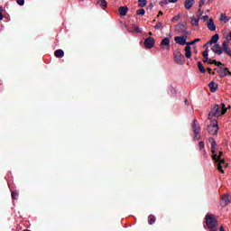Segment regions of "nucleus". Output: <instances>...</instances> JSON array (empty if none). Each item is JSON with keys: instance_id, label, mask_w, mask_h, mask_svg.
I'll return each instance as SVG.
<instances>
[{"instance_id": "nucleus-1", "label": "nucleus", "mask_w": 231, "mask_h": 231, "mask_svg": "<svg viewBox=\"0 0 231 231\" xmlns=\"http://www.w3.org/2000/svg\"><path fill=\"white\" fill-rule=\"evenodd\" d=\"M226 105L222 103L219 105H215V106L211 109V111L208 114V120H212V117L214 116H223L226 113Z\"/></svg>"}, {"instance_id": "nucleus-2", "label": "nucleus", "mask_w": 231, "mask_h": 231, "mask_svg": "<svg viewBox=\"0 0 231 231\" xmlns=\"http://www.w3.org/2000/svg\"><path fill=\"white\" fill-rule=\"evenodd\" d=\"M206 225L211 231L217 230V219H216V217L213 214L206 215Z\"/></svg>"}, {"instance_id": "nucleus-3", "label": "nucleus", "mask_w": 231, "mask_h": 231, "mask_svg": "<svg viewBox=\"0 0 231 231\" xmlns=\"http://www.w3.org/2000/svg\"><path fill=\"white\" fill-rule=\"evenodd\" d=\"M218 131L219 126L217 125V121H210L209 125H208V133H209V134H217Z\"/></svg>"}, {"instance_id": "nucleus-4", "label": "nucleus", "mask_w": 231, "mask_h": 231, "mask_svg": "<svg viewBox=\"0 0 231 231\" xmlns=\"http://www.w3.org/2000/svg\"><path fill=\"white\" fill-rule=\"evenodd\" d=\"M176 32H178L179 33H180V35H190L192 32L189 30H187V26H185V24L183 23H179L176 26Z\"/></svg>"}, {"instance_id": "nucleus-5", "label": "nucleus", "mask_w": 231, "mask_h": 231, "mask_svg": "<svg viewBox=\"0 0 231 231\" xmlns=\"http://www.w3.org/2000/svg\"><path fill=\"white\" fill-rule=\"evenodd\" d=\"M211 142V152H212V159L217 160V143H216V140L214 138L210 139Z\"/></svg>"}, {"instance_id": "nucleus-6", "label": "nucleus", "mask_w": 231, "mask_h": 231, "mask_svg": "<svg viewBox=\"0 0 231 231\" xmlns=\"http://www.w3.org/2000/svg\"><path fill=\"white\" fill-rule=\"evenodd\" d=\"M173 56H174V61L176 62V64L183 66L184 64L183 59H185L183 54L180 51H177L173 54Z\"/></svg>"}, {"instance_id": "nucleus-7", "label": "nucleus", "mask_w": 231, "mask_h": 231, "mask_svg": "<svg viewBox=\"0 0 231 231\" xmlns=\"http://www.w3.org/2000/svg\"><path fill=\"white\" fill-rule=\"evenodd\" d=\"M217 163V170L221 174H225V171L223 170V167H228V163L225 161V159H219L218 161H215Z\"/></svg>"}, {"instance_id": "nucleus-8", "label": "nucleus", "mask_w": 231, "mask_h": 231, "mask_svg": "<svg viewBox=\"0 0 231 231\" xmlns=\"http://www.w3.org/2000/svg\"><path fill=\"white\" fill-rule=\"evenodd\" d=\"M191 127H192V131H193L194 134H201V126L199 125V123L198 122V119L193 120Z\"/></svg>"}, {"instance_id": "nucleus-9", "label": "nucleus", "mask_w": 231, "mask_h": 231, "mask_svg": "<svg viewBox=\"0 0 231 231\" xmlns=\"http://www.w3.org/2000/svg\"><path fill=\"white\" fill-rule=\"evenodd\" d=\"M156 41L152 37H148L144 40V46L147 48V50H151L154 48Z\"/></svg>"}, {"instance_id": "nucleus-10", "label": "nucleus", "mask_w": 231, "mask_h": 231, "mask_svg": "<svg viewBox=\"0 0 231 231\" xmlns=\"http://www.w3.org/2000/svg\"><path fill=\"white\" fill-rule=\"evenodd\" d=\"M187 37L188 35H183V36H177L174 38V41L176 44H180V46H185L187 44Z\"/></svg>"}, {"instance_id": "nucleus-11", "label": "nucleus", "mask_w": 231, "mask_h": 231, "mask_svg": "<svg viewBox=\"0 0 231 231\" xmlns=\"http://www.w3.org/2000/svg\"><path fill=\"white\" fill-rule=\"evenodd\" d=\"M211 51H213V53H216V55H223V48L219 43H215L212 46Z\"/></svg>"}, {"instance_id": "nucleus-12", "label": "nucleus", "mask_w": 231, "mask_h": 231, "mask_svg": "<svg viewBox=\"0 0 231 231\" xmlns=\"http://www.w3.org/2000/svg\"><path fill=\"white\" fill-rule=\"evenodd\" d=\"M161 46L162 47V50H171V40H169V38L162 39Z\"/></svg>"}, {"instance_id": "nucleus-13", "label": "nucleus", "mask_w": 231, "mask_h": 231, "mask_svg": "<svg viewBox=\"0 0 231 231\" xmlns=\"http://www.w3.org/2000/svg\"><path fill=\"white\" fill-rule=\"evenodd\" d=\"M230 203V201L228 200V194H224L221 196L220 198V206L221 207H226V205H228Z\"/></svg>"}, {"instance_id": "nucleus-14", "label": "nucleus", "mask_w": 231, "mask_h": 231, "mask_svg": "<svg viewBox=\"0 0 231 231\" xmlns=\"http://www.w3.org/2000/svg\"><path fill=\"white\" fill-rule=\"evenodd\" d=\"M119 15L125 16L127 15V13L129 12V7L127 5L120 6L118 8Z\"/></svg>"}, {"instance_id": "nucleus-15", "label": "nucleus", "mask_w": 231, "mask_h": 231, "mask_svg": "<svg viewBox=\"0 0 231 231\" xmlns=\"http://www.w3.org/2000/svg\"><path fill=\"white\" fill-rule=\"evenodd\" d=\"M208 88L211 91V93H216L217 91V88H219V85L217 84L216 82L214 81H211L209 84H208Z\"/></svg>"}, {"instance_id": "nucleus-16", "label": "nucleus", "mask_w": 231, "mask_h": 231, "mask_svg": "<svg viewBox=\"0 0 231 231\" xmlns=\"http://www.w3.org/2000/svg\"><path fill=\"white\" fill-rule=\"evenodd\" d=\"M217 41H219V34H215L211 37L210 41L207 42V44L212 46V44H217Z\"/></svg>"}, {"instance_id": "nucleus-17", "label": "nucleus", "mask_w": 231, "mask_h": 231, "mask_svg": "<svg viewBox=\"0 0 231 231\" xmlns=\"http://www.w3.org/2000/svg\"><path fill=\"white\" fill-rule=\"evenodd\" d=\"M194 3H196V1L194 0H185L184 7L186 8V10H190V8L194 6Z\"/></svg>"}, {"instance_id": "nucleus-18", "label": "nucleus", "mask_w": 231, "mask_h": 231, "mask_svg": "<svg viewBox=\"0 0 231 231\" xmlns=\"http://www.w3.org/2000/svg\"><path fill=\"white\" fill-rule=\"evenodd\" d=\"M208 28L210 30V32H216V23H214V19H209L208 23Z\"/></svg>"}, {"instance_id": "nucleus-19", "label": "nucleus", "mask_w": 231, "mask_h": 231, "mask_svg": "<svg viewBox=\"0 0 231 231\" xmlns=\"http://www.w3.org/2000/svg\"><path fill=\"white\" fill-rule=\"evenodd\" d=\"M184 51H185L186 59H190L192 57V51L190 46H186Z\"/></svg>"}, {"instance_id": "nucleus-20", "label": "nucleus", "mask_w": 231, "mask_h": 231, "mask_svg": "<svg viewBox=\"0 0 231 231\" xmlns=\"http://www.w3.org/2000/svg\"><path fill=\"white\" fill-rule=\"evenodd\" d=\"M97 5L101 6L102 10H106V8H107V1L106 0H98Z\"/></svg>"}, {"instance_id": "nucleus-21", "label": "nucleus", "mask_w": 231, "mask_h": 231, "mask_svg": "<svg viewBox=\"0 0 231 231\" xmlns=\"http://www.w3.org/2000/svg\"><path fill=\"white\" fill-rule=\"evenodd\" d=\"M54 55L55 57H57L58 59H60L62 57H64V51L59 49V50H56L55 52H54Z\"/></svg>"}, {"instance_id": "nucleus-22", "label": "nucleus", "mask_w": 231, "mask_h": 231, "mask_svg": "<svg viewBox=\"0 0 231 231\" xmlns=\"http://www.w3.org/2000/svg\"><path fill=\"white\" fill-rule=\"evenodd\" d=\"M199 16L198 18L196 17H191V24L192 26H199Z\"/></svg>"}, {"instance_id": "nucleus-23", "label": "nucleus", "mask_w": 231, "mask_h": 231, "mask_svg": "<svg viewBox=\"0 0 231 231\" xmlns=\"http://www.w3.org/2000/svg\"><path fill=\"white\" fill-rule=\"evenodd\" d=\"M198 68L200 73H207V69H205V67H203V63H201V61H198Z\"/></svg>"}, {"instance_id": "nucleus-24", "label": "nucleus", "mask_w": 231, "mask_h": 231, "mask_svg": "<svg viewBox=\"0 0 231 231\" xmlns=\"http://www.w3.org/2000/svg\"><path fill=\"white\" fill-rule=\"evenodd\" d=\"M148 223L149 225H154V223H156V217H154V215H149Z\"/></svg>"}, {"instance_id": "nucleus-25", "label": "nucleus", "mask_w": 231, "mask_h": 231, "mask_svg": "<svg viewBox=\"0 0 231 231\" xmlns=\"http://www.w3.org/2000/svg\"><path fill=\"white\" fill-rule=\"evenodd\" d=\"M138 6L141 8L147 6V0H138Z\"/></svg>"}, {"instance_id": "nucleus-26", "label": "nucleus", "mask_w": 231, "mask_h": 231, "mask_svg": "<svg viewBox=\"0 0 231 231\" xmlns=\"http://www.w3.org/2000/svg\"><path fill=\"white\" fill-rule=\"evenodd\" d=\"M11 196H12L13 199H17V198H19V191H17V190L12 191Z\"/></svg>"}, {"instance_id": "nucleus-27", "label": "nucleus", "mask_w": 231, "mask_h": 231, "mask_svg": "<svg viewBox=\"0 0 231 231\" xmlns=\"http://www.w3.org/2000/svg\"><path fill=\"white\" fill-rule=\"evenodd\" d=\"M136 14L137 15H145V9L141 8V9L137 10Z\"/></svg>"}, {"instance_id": "nucleus-28", "label": "nucleus", "mask_w": 231, "mask_h": 231, "mask_svg": "<svg viewBox=\"0 0 231 231\" xmlns=\"http://www.w3.org/2000/svg\"><path fill=\"white\" fill-rule=\"evenodd\" d=\"M155 30H160L163 28V23L162 22H158L156 25L154 26Z\"/></svg>"}, {"instance_id": "nucleus-29", "label": "nucleus", "mask_w": 231, "mask_h": 231, "mask_svg": "<svg viewBox=\"0 0 231 231\" xmlns=\"http://www.w3.org/2000/svg\"><path fill=\"white\" fill-rule=\"evenodd\" d=\"M223 156V152H219L218 155L217 154V159H213L214 162H217L218 160H221Z\"/></svg>"}, {"instance_id": "nucleus-30", "label": "nucleus", "mask_w": 231, "mask_h": 231, "mask_svg": "<svg viewBox=\"0 0 231 231\" xmlns=\"http://www.w3.org/2000/svg\"><path fill=\"white\" fill-rule=\"evenodd\" d=\"M201 136L199 135V134H194V137L193 140L194 142H198V140H200Z\"/></svg>"}, {"instance_id": "nucleus-31", "label": "nucleus", "mask_w": 231, "mask_h": 231, "mask_svg": "<svg viewBox=\"0 0 231 231\" xmlns=\"http://www.w3.org/2000/svg\"><path fill=\"white\" fill-rule=\"evenodd\" d=\"M222 73H224V76L226 77V75H228L230 73V70L228 69V68H225L222 70Z\"/></svg>"}, {"instance_id": "nucleus-32", "label": "nucleus", "mask_w": 231, "mask_h": 231, "mask_svg": "<svg viewBox=\"0 0 231 231\" xmlns=\"http://www.w3.org/2000/svg\"><path fill=\"white\" fill-rule=\"evenodd\" d=\"M199 147L200 151H201L202 149H205V143H204L203 141H200V142L199 143Z\"/></svg>"}, {"instance_id": "nucleus-33", "label": "nucleus", "mask_w": 231, "mask_h": 231, "mask_svg": "<svg viewBox=\"0 0 231 231\" xmlns=\"http://www.w3.org/2000/svg\"><path fill=\"white\" fill-rule=\"evenodd\" d=\"M161 6H165V5H169V0H162L160 2Z\"/></svg>"}, {"instance_id": "nucleus-34", "label": "nucleus", "mask_w": 231, "mask_h": 231, "mask_svg": "<svg viewBox=\"0 0 231 231\" xmlns=\"http://www.w3.org/2000/svg\"><path fill=\"white\" fill-rule=\"evenodd\" d=\"M202 56L205 57H208V48H207L203 52H202Z\"/></svg>"}, {"instance_id": "nucleus-35", "label": "nucleus", "mask_w": 231, "mask_h": 231, "mask_svg": "<svg viewBox=\"0 0 231 231\" xmlns=\"http://www.w3.org/2000/svg\"><path fill=\"white\" fill-rule=\"evenodd\" d=\"M17 5H19L20 6H23L24 5V0H16Z\"/></svg>"}, {"instance_id": "nucleus-36", "label": "nucleus", "mask_w": 231, "mask_h": 231, "mask_svg": "<svg viewBox=\"0 0 231 231\" xmlns=\"http://www.w3.org/2000/svg\"><path fill=\"white\" fill-rule=\"evenodd\" d=\"M205 1H206V0H200V1L199 2V8H201V7L205 5Z\"/></svg>"}, {"instance_id": "nucleus-37", "label": "nucleus", "mask_w": 231, "mask_h": 231, "mask_svg": "<svg viewBox=\"0 0 231 231\" xmlns=\"http://www.w3.org/2000/svg\"><path fill=\"white\" fill-rule=\"evenodd\" d=\"M5 15H3V7H0V21H3Z\"/></svg>"}, {"instance_id": "nucleus-38", "label": "nucleus", "mask_w": 231, "mask_h": 231, "mask_svg": "<svg viewBox=\"0 0 231 231\" xmlns=\"http://www.w3.org/2000/svg\"><path fill=\"white\" fill-rule=\"evenodd\" d=\"M134 31L135 32V33H140V27L134 26Z\"/></svg>"}, {"instance_id": "nucleus-39", "label": "nucleus", "mask_w": 231, "mask_h": 231, "mask_svg": "<svg viewBox=\"0 0 231 231\" xmlns=\"http://www.w3.org/2000/svg\"><path fill=\"white\" fill-rule=\"evenodd\" d=\"M197 14H199V17H201V15H203V11H201V7H199Z\"/></svg>"}, {"instance_id": "nucleus-40", "label": "nucleus", "mask_w": 231, "mask_h": 231, "mask_svg": "<svg viewBox=\"0 0 231 231\" xmlns=\"http://www.w3.org/2000/svg\"><path fill=\"white\" fill-rule=\"evenodd\" d=\"M217 66L220 68V69H223V63L221 61H217Z\"/></svg>"}, {"instance_id": "nucleus-41", "label": "nucleus", "mask_w": 231, "mask_h": 231, "mask_svg": "<svg viewBox=\"0 0 231 231\" xmlns=\"http://www.w3.org/2000/svg\"><path fill=\"white\" fill-rule=\"evenodd\" d=\"M152 8H154V5H152V4H150L148 6H147V10H152Z\"/></svg>"}, {"instance_id": "nucleus-42", "label": "nucleus", "mask_w": 231, "mask_h": 231, "mask_svg": "<svg viewBox=\"0 0 231 231\" xmlns=\"http://www.w3.org/2000/svg\"><path fill=\"white\" fill-rule=\"evenodd\" d=\"M199 19H201L202 21H207V19H208V15H204V16H199Z\"/></svg>"}, {"instance_id": "nucleus-43", "label": "nucleus", "mask_w": 231, "mask_h": 231, "mask_svg": "<svg viewBox=\"0 0 231 231\" xmlns=\"http://www.w3.org/2000/svg\"><path fill=\"white\" fill-rule=\"evenodd\" d=\"M220 20H221V21H226V15L221 14Z\"/></svg>"}, {"instance_id": "nucleus-44", "label": "nucleus", "mask_w": 231, "mask_h": 231, "mask_svg": "<svg viewBox=\"0 0 231 231\" xmlns=\"http://www.w3.org/2000/svg\"><path fill=\"white\" fill-rule=\"evenodd\" d=\"M194 44V41L192 42H186V46H192Z\"/></svg>"}, {"instance_id": "nucleus-45", "label": "nucleus", "mask_w": 231, "mask_h": 231, "mask_svg": "<svg viewBox=\"0 0 231 231\" xmlns=\"http://www.w3.org/2000/svg\"><path fill=\"white\" fill-rule=\"evenodd\" d=\"M217 60H213L211 62H210V64H215V66H217Z\"/></svg>"}, {"instance_id": "nucleus-46", "label": "nucleus", "mask_w": 231, "mask_h": 231, "mask_svg": "<svg viewBox=\"0 0 231 231\" xmlns=\"http://www.w3.org/2000/svg\"><path fill=\"white\" fill-rule=\"evenodd\" d=\"M199 41H201V39L197 38V39L193 40V42H194V44H196V42H199Z\"/></svg>"}, {"instance_id": "nucleus-47", "label": "nucleus", "mask_w": 231, "mask_h": 231, "mask_svg": "<svg viewBox=\"0 0 231 231\" xmlns=\"http://www.w3.org/2000/svg\"><path fill=\"white\" fill-rule=\"evenodd\" d=\"M168 3H178V0H168Z\"/></svg>"}, {"instance_id": "nucleus-48", "label": "nucleus", "mask_w": 231, "mask_h": 231, "mask_svg": "<svg viewBox=\"0 0 231 231\" xmlns=\"http://www.w3.org/2000/svg\"><path fill=\"white\" fill-rule=\"evenodd\" d=\"M203 62H208V56L205 57V59L203 60Z\"/></svg>"}, {"instance_id": "nucleus-49", "label": "nucleus", "mask_w": 231, "mask_h": 231, "mask_svg": "<svg viewBox=\"0 0 231 231\" xmlns=\"http://www.w3.org/2000/svg\"><path fill=\"white\" fill-rule=\"evenodd\" d=\"M207 70H208V73H209V74H211V73H212V69L208 68V69H207Z\"/></svg>"}, {"instance_id": "nucleus-50", "label": "nucleus", "mask_w": 231, "mask_h": 231, "mask_svg": "<svg viewBox=\"0 0 231 231\" xmlns=\"http://www.w3.org/2000/svg\"><path fill=\"white\" fill-rule=\"evenodd\" d=\"M184 104H185V106H189V99H185Z\"/></svg>"}, {"instance_id": "nucleus-51", "label": "nucleus", "mask_w": 231, "mask_h": 231, "mask_svg": "<svg viewBox=\"0 0 231 231\" xmlns=\"http://www.w3.org/2000/svg\"><path fill=\"white\" fill-rule=\"evenodd\" d=\"M160 15H163V12L160 11L157 17H160Z\"/></svg>"}, {"instance_id": "nucleus-52", "label": "nucleus", "mask_w": 231, "mask_h": 231, "mask_svg": "<svg viewBox=\"0 0 231 231\" xmlns=\"http://www.w3.org/2000/svg\"><path fill=\"white\" fill-rule=\"evenodd\" d=\"M202 152L204 156H207V150H203Z\"/></svg>"}, {"instance_id": "nucleus-53", "label": "nucleus", "mask_w": 231, "mask_h": 231, "mask_svg": "<svg viewBox=\"0 0 231 231\" xmlns=\"http://www.w3.org/2000/svg\"><path fill=\"white\" fill-rule=\"evenodd\" d=\"M208 46H210V44H207V43L204 44V48H206V50L207 48H208Z\"/></svg>"}, {"instance_id": "nucleus-54", "label": "nucleus", "mask_w": 231, "mask_h": 231, "mask_svg": "<svg viewBox=\"0 0 231 231\" xmlns=\"http://www.w3.org/2000/svg\"><path fill=\"white\" fill-rule=\"evenodd\" d=\"M217 73H219V75H220V73H223V70L217 69Z\"/></svg>"}, {"instance_id": "nucleus-55", "label": "nucleus", "mask_w": 231, "mask_h": 231, "mask_svg": "<svg viewBox=\"0 0 231 231\" xmlns=\"http://www.w3.org/2000/svg\"><path fill=\"white\" fill-rule=\"evenodd\" d=\"M225 77L224 73H220V79H223Z\"/></svg>"}, {"instance_id": "nucleus-56", "label": "nucleus", "mask_w": 231, "mask_h": 231, "mask_svg": "<svg viewBox=\"0 0 231 231\" xmlns=\"http://www.w3.org/2000/svg\"><path fill=\"white\" fill-rule=\"evenodd\" d=\"M228 200H229V203H231V195L228 194Z\"/></svg>"}, {"instance_id": "nucleus-57", "label": "nucleus", "mask_w": 231, "mask_h": 231, "mask_svg": "<svg viewBox=\"0 0 231 231\" xmlns=\"http://www.w3.org/2000/svg\"><path fill=\"white\" fill-rule=\"evenodd\" d=\"M220 231H225V227H223V226H220Z\"/></svg>"}, {"instance_id": "nucleus-58", "label": "nucleus", "mask_w": 231, "mask_h": 231, "mask_svg": "<svg viewBox=\"0 0 231 231\" xmlns=\"http://www.w3.org/2000/svg\"><path fill=\"white\" fill-rule=\"evenodd\" d=\"M208 62L210 64V62H212V59H208Z\"/></svg>"}, {"instance_id": "nucleus-59", "label": "nucleus", "mask_w": 231, "mask_h": 231, "mask_svg": "<svg viewBox=\"0 0 231 231\" xmlns=\"http://www.w3.org/2000/svg\"><path fill=\"white\" fill-rule=\"evenodd\" d=\"M173 19H180V17L179 16H174Z\"/></svg>"}, {"instance_id": "nucleus-60", "label": "nucleus", "mask_w": 231, "mask_h": 231, "mask_svg": "<svg viewBox=\"0 0 231 231\" xmlns=\"http://www.w3.org/2000/svg\"><path fill=\"white\" fill-rule=\"evenodd\" d=\"M211 75H216V72L215 71H211Z\"/></svg>"}, {"instance_id": "nucleus-61", "label": "nucleus", "mask_w": 231, "mask_h": 231, "mask_svg": "<svg viewBox=\"0 0 231 231\" xmlns=\"http://www.w3.org/2000/svg\"><path fill=\"white\" fill-rule=\"evenodd\" d=\"M206 12H207V14H208V13L210 12V9H207V11H206Z\"/></svg>"}, {"instance_id": "nucleus-62", "label": "nucleus", "mask_w": 231, "mask_h": 231, "mask_svg": "<svg viewBox=\"0 0 231 231\" xmlns=\"http://www.w3.org/2000/svg\"><path fill=\"white\" fill-rule=\"evenodd\" d=\"M148 35H152V32H150L148 33Z\"/></svg>"}, {"instance_id": "nucleus-63", "label": "nucleus", "mask_w": 231, "mask_h": 231, "mask_svg": "<svg viewBox=\"0 0 231 231\" xmlns=\"http://www.w3.org/2000/svg\"><path fill=\"white\" fill-rule=\"evenodd\" d=\"M215 71H217V69H215Z\"/></svg>"}]
</instances>
